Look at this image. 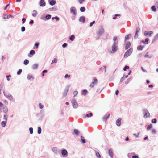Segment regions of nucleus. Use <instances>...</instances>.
Wrapping results in <instances>:
<instances>
[{
  "mask_svg": "<svg viewBox=\"0 0 158 158\" xmlns=\"http://www.w3.org/2000/svg\"><path fill=\"white\" fill-rule=\"evenodd\" d=\"M70 75H68V74H66L65 75L64 78H70Z\"/></svg>",
  "mask_w": 158,
  "mask_h": 158,
  "instance_id": "43",
  "label": "nucleus"
},
{
  "mask_svg": "<svg viewBox=\"0 0 158 158\" xmlns=\"http://www.w3.org/2000/svg\"><path fill=\"white\" fill-rule=\"evenodd\" d=\"M39 44L38 43H36L35 45V46L37 48H38L39 46Z\"/></svg>",
  "mask_w": 158,
  "mask_h": 158,
  "instance_id": "55",
  "label": "nucleus"
},
{
  "mask_svg": "<svg viewBox=\"0 0 158 158\" xmlns=\"http://www.w3.org/2000/svg\"><path fill=\"white\" fill-rule=\"evenodd\" d=\"M25 27H24L23 26L22 27L21 30H22V31L24 32L25 31Z\"/></svg>",
  "mask_w": 158,
  "mask_h": 158,
  "instance_id": "47",
  "label": "nucleus"
},
{
  "mask_svg": "<svg viewBox=\"0 0 158 158\" xmlns=\"http://www.w3.org/2000/svg\"><path fill=\"white\" fill-rule=\"evenodd\" d=\"M56 3V2L54 0H52L50 2V4L51 5H53Z\"/></svg>",
  "mask_w": 158,
  "mask_h": 158,
  "instance_id": "22",
  "label": "nucleus"
},
{
  "mask_svg": "<svg viewBox=\"0 0 158 158\" xmlns=\"http://www.w3.org/2000/svg\"><path fill=\"white\" fill-rule=\"evenodd\" d=\"M80 11L82 12H83L85 11V9L84 7H81L80 9Z\"/></svg>",
  "mask_w": 158,
  "mask_h": 158,
  "instance_id": "29",
  "label": "nucleus"
},
{
  "mask_svg": "<svg viewBox=\"0 0 158 158\" xmlns=\"http://www.w3.org/2000/svg\"><path fill=\"white\" fill-rule=\"evenodd\" d=\"M6 121H3L1 123V125L3 127H5L6 126Z\"/></svg>",
  "mask_w": 158,
  "mask_h": 158,
  "instance_id": "25",
  "label": "nucleus"
},
{
  "mask_svg": "<svg viewBox=\"0 0 158 158\" xmlns=\"http://www.w3.org/2000/svg\"><path fill=\"white\" fill-rule=\"evenodd\" d=\"M74 131L76 135H78L79 133V131L78 130L76 129L74 130Z\"/></svg>",
  "mask_w": 158,
  "mask_h": 158,
  "instance_id": "30",
  "label": "nucleus"
},
{
  "mask_svg": "<svg viewBox=\"0 0 158 158\" xmlns=\"http://www.w3.org/2000/svg\"><path fill=\"white\" fill-rule=\"evenodd\" d=\"M22 23L23 24L26 21V19L24 18H23L22 19Z\"/></svg>",
  "mask_w": 158,
  "mask_h": 158,
  "instance_id": "54",
  "label": "nucleus"
},
{
  "mask_svg": "<svg viewBox=\"0 0 158 158\" xmlns=\"http://www.w3.org/2000/svg\"><path fill=\"white\" fill-rule=\"evenodd\" d=\"M152 131L153 133H155L156 132V131L155 129H152Z\"/></svg>",
  "mask_w": 158,
  "mask_h": 158,
  "instance_id": "62",
  "label": "nucleus"
},
{
  "mask_svg": "<svg viewBox=\"0 0 158 158\" xmlns=\"http://www.w3.org/2000/svg\"><path fill=\"white\" fill-rule=\"evenodd\" d=\"M8 16L7 15H4V16L3 17V18L4 19H7L9 18Z\"/></svg>",
  "mask_w": 158,
  "mask_h": 158,
  "instance_id": "40",
  "label": "nucleus"
},
{
  "mask_svg": "<svg viewBox=\"0 0 158 158\" xmlns=\"http://www.w3.org/2000/svg\"><path fill=\"white\" fill-rule=\"evenodd\" d=\"M118 47V42H114L113 45L112 47V51L111 52L112 53L115 51H116Z\"/></svg>",
  "mask_w": 158,
  "mask_h": 158,
  "instance_id": "1",
  "label": "nucleus"
},
{
  "mask_svg": "<svg viewBox=\"0 0 158 158\" xmlns=\"http://www.w3.org/2000/svg\"><path fill=\"white\" fill-rule=\"evenodd\" d=\"M67 43H64V44H63V45H62V47H63V48H65V47H66V46H67Z\"/></svg>",
  "mask_w": 158,
  "mask_h": 158,
  "instance_id": "53",
  "label": "nucleus"
},
{
  "mask_svg": "<svg viewBox=\"0 0 158 158\" xmlns=\"http://www.w3.org/2000/svg\"><path fill=\"white\" fill-rule=\"evenodd\" d=\"M39 108L40 109H42L43 108V107H44L43 105H42V104L41 103H39Z\"/></svg>",
  "mask_w": 158,
  "mask_h": 158,
  "instance_id": "42",
  "label": "nucleus"
},
{
  "mask_svg": "<svg viewBox=\"0 0 158 158\" xmlns=\"http://www.w3.org/2000/svg\"><path fill=\"white\" fill-rule=\"evenodd\" d=\"M61 153L62 155L64 156L67 154V152L66 150L64 149L62 151Z\"/></svg>",
  "mask_w": 158,
  "mask_h": 158,
  "instance_id": "17",
  "label": "nucleus"
},
{
  "mask_svg": "<svg viewBox=\"0 0 158 158\" xmlns=\"http://www.w3.org/2000/svg\"><path fill=\"white\" fill-rule=\"evenodd\" d=\"M156 119L155 118L154 119L152 120V122L153 123H156Z\"/></svg>",
  "mask_w": 158,
  "mask_h": 158,
  "instance_id": "44",
  "label": "nucleus"
},
{
  "mask_svg": "<svg viewBox=\"0 0 158 158\" xmlns=\"http://www.w3.org/2000/svg\"><path fill=\"white\" fill-rule=\"evenodd\" d=\"M84 1L85 0H79V2L80 4H82Z\"/></svg>",
  "mask_w": 158,
  "mask_h": 158,
  "instance_id": "57",
  "label": "nucleus"
},
{
  "mask_svg": "<svg viewBox=\"0 0 158 158\" xmlns=\"http://www.w3.org/2000/svg\"><path fill=\"white\" fill-rule=\"evenodd\" d=\"M143 111L145 113V114L144 115V117L145 118H146L147 117L150 116V114L148 112V110L147 109H144Z\"/></svg>",
  "mask_w": 158,
  "mask_h": 158,
  "instance_id": "4",
  "label": "nucleus"
},
{
  "mask_svg": "<svg viewBox=\"0 0 158 158\" xmlns=\"http://www.w3.org/2000/svg\"><path fill=\"white\" fill-rule=\"evenodd\" d=\"M92 113H90L89 114H89H87L86 115H85L84 116V117H91V116H92Z\"/></svg>",
  "mask_w": 158,
  "mask_h": 158,
  "instance_id": "24",
  "label": "nucleus"
},
{
  "mask_svg": "<svg viewBox=\"0 0 158 158\" xmlns=\"http://www.w3.org/2000/svg\"><path fill=\"white\" fill-rule=\"evenodd\" d=\"M35 52L34 50H31L30 51V53L28 54V56L29 57H31L33 55L35 54Z\"/></svg>",
  "mask_w": 158,
  "mask_h": 158,
  "instance_id": "9",
  "label": "nucleus"
},
{
  "mask_svg": "<svg viewBox=\"0 0 158 158\" xmlns=\"http://www.w3.org/2000/svg\"><path fill=\"white\" fill-rule=\"evenodd\" d=\"M129 37V35H127L125 36V40H126L127 39H128Z\"/></svg>",
  "mask_w": 158,
  "mask_h": 158,
  "instance_id": "59",
  "label": "nucleus"
},
{
  "mask_svg": "<svg viewBox=\"0 0 158 158\" xmlns=\"http://www.w3.org/2000/svg\"><path fill=\"white\" fill-rule=\"evenodd\" d=\"M54 18H55V19H56V20L57 21H58L59 20V18L57 16L55 17H54Z\"/></svg>",
  "mask_w": 158,
  "mask_h": 158,
  "instance_id": "61",
  "label": "nucleus"
},
{
  "mask_svg": "<svg viewBox=\"0 0 158 158\" xmlns=\"http://www.w3.org/2000/svg\"><path fill=\"white\" fill-rule=\"evenodd\" d=\"M153 33V32L151 31H145L144 33V35L145 36H151V34Z\"/></svg>",
  "mask_w": 158,
  "mask_h": 158,
  "instance_id": "7",
  "label": "nucleus"
},
{
  "mask_svg": "<svg viewBox=\"0 0 158 158\" xmlns=\"http://www.w3.org/2000/svg\"><path fill=\"white\" fill-rule=\"evenodd\" d=\"M109 154L110 156L112 158H113V152L112 150L111 149H110L109 151Z\"/></svg>",
  "mask_w": 158,
  "mask_h": 158,
  "instance_id": "16",
  "label": "nucleus"
},
{
  "mask_svg": "<svg viewBox=\"0 0 158 158\" xmlns=\"http://www.w3.org/2000/svg\"><path fill=\"white\" fill-rule=\"evenodd\" d=\"M46 4L44 0H41L40 2V5L41 6L43 7L45 6Z\"/></svg>",
  "mask_w": 158,
  "mask_h": 158,
  "instance_id": "10",
  "label": "nucleus"
},
{
  "mask_svg": "<svg viewBox=\"0 0 158 158\" xmlns=\"http://www.w3.org/2000/svg\"><path fill=\"white\" fill-rule=\"evenodd\" d=\"M51 15H47L46 16V18L47 19H49L51 18Z\"/></svg>",
  "mask_w": 158,
  "mask_h": 158,
  "instance_id": "36",
  "label": "nucleus"
},
{
  "mask_svg": "<svg viewBox=\"0 0 158 158\" xmlns=\"http://www.w3.org/2000/svg\"><path fill=\"white\" fill-rule=\"evenodd\" d=\"M143 46L140 45V46H138L137 47V49L138 50H142V49H143Z\"/></svg>",
  "mask_w": 158,
  "mask_h": 158,
  "instance_id": "35",
  "label": "nucleus"
},
{
  "mask_svg": "<svg viewBox=\"0 0 158 158\" xmlns=\"http://www.w3.org/2000/svg\"><path fill=\"white\" fill-rule=\"evenodd\" d=\"M119 93V91L118 90H117L115 92V94L116 95H118Z\"/></svg>",
  "mask_w": 158,
  "mask_h": 158,
  "instance_id": "63",
  "label": "nucleus"
},
{
  "mask_svg": "<svg viewBox=\"0 0 158 158\" xmlns=\"http://www.w3.org/2000/svg\"><path fill=\"white\" fill-rule=\"evenodd\" d=\"M41 132V129L40 127H38V133L39 134H40Z\"/></svg>",
  "mask_w": 158,
  "mask_h": 158,
  "instance_id": "33",
  "label": "nucleus"
},
{
  "mask_svg": "<svg viewBox=\"0 0 158 158\" xmlns=\"http://www.w3.org/2000/svg\"><path fill=\"white\" fill-rule=\"evenodd\" d=\"M87 91L85 89L82 91V94L85 95L87 94Z\"/></svg>",
  "mask_w": 158,
  "mask_h": 158,
  "instance_id": "26",
  "label": "nucleus"
},
{
  "mask_svg": "<svg viewBox=\"0 0 158 158\" xmlns=\"http://www.w3.org/2000/svg\"><path fill=\"white\" fill-rule=\"evenodd\" d=\"M35 13H33L32 14V15L33 17H35L36 16V15H37V12L36 11H35Z\"/></svg>",
  "mask_w": 158,
  "mask_h": 158,
  "instance_id": "52",
  "label": "nucleus"
},
{
  "mask_svg": "<svg viewBox=\"0 0 158 158\" xmlns=\"http://www.w3.org/2000/svg\"><path fill=\"white\" fill-rule=\"evenodd\" d=\"M75 39V36L74 35H72L69 38V40L71 41H73Z\"/></svg>",
  "mask_w": 158,
  "mask_h": 158,
  "instance_id": "23",
  "label": "nucleus"
},
{
  "mask_svg": "<svg viewBox=\"0 0 158 158\" xmlns=\"http://www.w3.org/2000/svg\"><path fill=\"white\" fill-rule=\"evenodd\" d=\"M8 116L7 115H4L3 119L5 120L6 121L7 119Z\"/></svg>",
  "mask_w": 158,
  "mask_h": 158,
  "instance_id": "38",
  "label": "nucleus"
},
{
  "mask_svg": "<svg viewBox=\"0 0 158 158\" xmlns=\"http://www.w3.org/2000/svg\"><path fill=\"white\" fill-rule=\"evenodd\" d=\"M32 78L33 79H34V78L31 75H28L27 77V78L28 80H30L31 78Z\"/></svg>",
  "mask_w": 158,
  "mask_h": 158,
  "instance_id": "37",
  "label": "nucleus"
},
{
  "mask_svg": "<svg viewBox=\"0 0 158 158\" xmlns=\"http://www.w3.org/2000/svg\"><path fill=\"white\" fill-rule=\"evenodd\" d=\"M95 23V21H93L92 22H91L90 23V27H91L92 26V25H93V24L94 23Z\"/></svg>",
  "mask_w": 158,
  "mask_h": 158,
  "instance_id": "48",
  "label": "nucleus"
},
{
  "mask_svg": "<svg viewBox=\"0 0 158 158\" xmlns=\"http://www.w3.org/2000/svg\"><path fill=\"white\" fill-rule=\"evenodd\" d=\"M149 40V39L148 38H146L145 40V43L146 44H147L148 43V41Z\"/></svg>",
  "mask_w": 158,
  "mask_h": 158,
  "instance_id": "51",
  "label": "nucleus"
},
{
  "mask_svg": "<svg viewBox=\"0 0 158 158\" xmlns=\"http://www.w3.org/2000/svg\"><path fill=\"white\" fill-rule=\"evenodd\" d=\"M81 142L83 143H85V140L84 139V138L82 136H81Z\"/></svg>",
  "mask_w": 158,
  "mask_h": 158,
  "instance_id": "18",
  "label": "nucleus"
},
{
  "mask_svg": "<svg viewBox=\"0 0 158 158\" xmlns=\"http://www.w3.org/2000/svg\"><path fill=\"white\" fill-rule=\"evenodd\" d=\"M79 20L80 22H82L83 23L85 22V18L84 16H82L80 17Z\"/></svg>",
  "mask_w": 158,
  "mask_h": 158,
  "instance_id": "14",
  "label": "nucleus"
},
{
  "mask_svg": "<svg viewBox=\"0 0 158 158\" xmlns=\"http://www.w3.org/2000/svg\"><path fill=\"white\" fill-rule=\"evenodd\" d=\"M132 158H138V157L137 156H132Z\"/></svg>",
  "mask_w": 158,
  "mask_h": 158,
  "instance_id": "64",
  "label": "nucleus"
},
{
  "mask_svg": "<svg viewBox=\"0 0 158 158\" xmlns=\"http://www.w3.org/2000/svg\"><path fill=\"white\" fill-rule=\"evenodd\" d=\"M52 150L53 152L56 153H57V148L56 147H53L52 148Z\"/></svg>",
  "mask_w": 158,
  "mask_h": 158,
  "instance_id": "28",
  "label": "nucleus"
},
{
  "mask_svg": "<svg viewBox=\"0 0 158 158\" xmlns=\"http://www.w3.org/2000/svg\"><path fill=\"white\" fill-rule=\"evenodd\" d=\"M78 94V92L77 91H75L73 92V94L74 96H76Z\"/></svg>",
  "mask_w": 158,
  "mask_h": 158,
  "instance_id": "45",
  "label": "nucleus"
},
{
  "mask_svg": "<svg viewBox=\"0 0 158 158\" xmlns=\"http://www.w3.org/2000/svg\"><path fill=\"white\" fill-rule=\"evenodd\" d=\"M72 103L73 108H76L78 107V104L75 99H73L72 100Z\"/></svg>",
  "mask_w": 158,
  "mask_h": 158,
  "instance_id": "3",
  "label": "nucleus"
},
{
  "mask_svg": "<svg viewBox=\"0 0 158 158\" xmlns=\"http://www.w3.org/2000/svg\"><path fill=\"white\" fill-rule=\"evenodd\" d=\"M29 62L28 60L26 59L24 61V64L25 65H26L28 64Z\"/></svg>",
  "mask_w": 158,
  "mask_h": 158,
  "instance_id": "31",
  "label": "nucleus"
},
{
  "mask_svg": "<svg viewBox=\"0 0 158 158\" xmlns=\"http://www.w3.org/2000/svg\"><path fill=\"white\" fill-rule=\"evenodd\" d=\"M129 68V67L128 66H125L123 68V70L124 71H126V69H128Z\"/></svg>",
  "mask_w": 158,
  "mask_h": 158,
  "instance_id": "46",
  "label": "nucleus"
},
{
  "mask_svg": "<svg viewBox=\"0 0 158 158\" xmlns=\"http://www.w3.org/2000/svg\"><path fill=\"white\" fill-rule=\"evenodd\" d=\"M11 77V75H8V76H6V77L7 78V79L8 81H9L10 80V78H9L10 77Z\"/></svg>",
  "mask_w": 158,
  "mask_h": 158,
  "instance_id": "49",
  "label": "nucleus"
},
{
  "mask_svg": "<svg viewBox=\"0 0 158 158\" xmlns=\"http://www.w3.org/2000/svg\"><path fill=\"white\" fill-rule=\"evenodd\" d=\"M98 82V81L97 79L94 78L93 79V81L90 85V87L91 88H93Z\"/></svg>",
  "mask_w": 158,
  "mask_h": 158,
  "instance_id": "5",
  "label": "nucleus"
},
{
  "mask_svg": "<svg viewBox=\"0 0 158 158\" xmlns=\"http://www.w3.org/2000/svg\"><path fill=\"white\" fill-rule=\"evenodd\" d=\"M151 9L152 11H153L156 12V9L155 7V6H152Z\"/></svg>",
  "mask_w": 158,
  "mask_h": 158,
  "instance_id": "20",
  "label": "nucleus"
},
{
  "mask_svg": "<svg viewBox=\"0 0 158 158\" xmlns=\"http://www.w3.org/2000/svg\"><path fill=\"white\" fill-rule=\"evenodd\" d=\"M3 85H0V92L1 91L3 88Z\"/></svg>",
  "mask_w": 158,
  "mask_h": 158,
  "instance_id": "56",
  "label": "nucleus"
},
{
  "mask_svg": "<svg viewBox=\"0 0 158 158\" xmlns=\"http://www.w3.org/2000/svg\"><path fill=\"white\" fill-rule=\"evenodd\" d=\"M57 61V58H54L52 61L51 64H52L53 63H56Z\"/></svg>",
  "mask_w": 158,
  "mask_h": 158,
  "instance_id": "21",
  "label": "nucleus"
},
{
  "mask_svg": "<svg viewBox=\"0 0 158 158\" xmlns=\"http://www.w3.org/2000/svg\"><path fill=\"white\" fill-rule=\"evenodd\" d=\"M121 120V118H119L116 120V124L117 126H120V125Z\"/></svg>",
  "mask_w": 158,
  "mask_h": 158,
  "instance_id": "13",
  "label": "nucleus"
},
{
  "mask_svg": "<svg viewBox=\"0 0 158 158\" xmlns=\"http://www.w3.org/2000/svg\"><path fill=\"white\" fill-rule=\"evenodd\" d=\"M22 72V70L21 69H19L17 73V74L18 75H20Z\"/></svg>",
  "mask_w": 158,
  "mask_h": 158,
  "instance_id": "41",
  "label": "nucleus"
},
{
  "mask_svg": "<svg viewBox=\"0 0 158 158\" xmlns=\"http://www.w3.org/2000/svg\"><path fill=\"white\" fill-rule=\"evenodd\" d=\"M117 40V38L115 36H114L113 37V40L114 41H115L116 40Z\"/></svg>",
  "mask_w": 158,
  "mask_h": 158,
  "instance_id": "60",
  "label": "nucleus"
},
{
  "mask_svg": "<svg viewBox=\"0 0 158 158\" xmlns=\"http://www.w3.org/2000/svg\"><path fill=\"white\" fill-rule=\"evenodd\" d=\"M140 30V29L139 27H137L136 28V32L135 34V36H134V38L135 39L137 38L138 37V33L139 32V31Z\"/></svg>",
  "mask_w": 158,
  "mask_h": 158,
  "instance_id": "8",
  "label": "nucleus"
},
{
  "mask_svg": "<svg viewBox=\"0 0 158 158\" xmlns=\"http://www.w3.org/2000/svg\"><path fill=\"white\" fill-rule=\"evenodd\" d=\"M38 65L37 64H35L32 66V68L34 69H36L38 67Z\"/></svg>",
  "mask_w": 158,
  "mask_h": 158,
  "instance_id": "27",
  "label": "nucleus"
},
{
  "mask_svg": "<svg viewBox=\"0 0 158 158\" xmlns=\"http://www.w3.org/2000/svg\"><path fill=\"white\" fill-rule=\"evenodd\" d=\"M4 95L5 96L7 97L10 100H11L12 99V96L10 94H7L4 93Z\"/></svg>",
  "mask_w": 158,
  "mask_h": 158,
  "instance_id": "12",
  "label": "nucleus"
},
{
  "mask_svg": "<svg viewBox=\"0 0 158 158\" xmlns=\"http://www.w3.org/2000/svg\"><path fill=\"white\" fill-rule=\"evenodd\" d=\"M70 11L71 12H73V14L76 15L77 14L75 9L74 7H72L70 9Z\"/></svg>",
  "mask_w": 158,
  "mask_h": 158,
  "instance_id": "11",
  "label": "nucleus"
},
{
  "mask_svg": "<svg viewBox=\"0 0 158 158\" xmlns=\"http://www.w3.org/2000/svg\"><path fill=\"white\" fill-rule=\"evenodd\" d=\"M29 131H30V134H32L33 133V129L32 128L30 127L29 128Z\"/></svg>",
  "mask_w": 158,
  "mask_h": 158,
  "instance_id": "39",
  "label": "nucleus"
},
{
  "mask_svg": "<svg viewBox=\"0 0 158 158\" xmlns=\"http://www.w3.org/2000/svg\"><path fill=\"white\" fill-rule=\"evenodd\" d=\"M47 70H44L42 72V76H44V73H47Z\"/></svg>",
  "mask_w": 158,
  "mask_h": 158,
  "instance_id": "50",
  "label": "nucleus"
},
{
  "mask_svg": "<svg viewBox=\"0 0 158 158\" xmlns=\"http://www.w3.org/2000/svg\"><path fill=\"white\" fill-rule=\"evenodd\" d=\"M104 31L103 28L102 27H100L99 29L98 32L99 36L101 35L104 33Z\"/></svg>",
  "mask_w": 158,
  "mask_h": 158,
  "instance_id": "6",
  "label": "nucleus"
},
{
  "mask_svg": "<svg viewBox=\"0 0 158 158\" xmlns=\"http://www.w3.org/2000/svg\"><path fill=\"white\" fill-rule=\"evenodd\" d=\"M131 45V44L130 42H127L125 46V49H127L129 48Z\"/></svg>",
  "mask_w": 158,
  "mask_h": 158,
  "instance_id": "15",
  "label": "nucleus"
},
{
  "mask_svg": "<svg viewBox=\"0 0 158 158\" xmlns=\"http://www.w3.org/2000/svg\"><path fill=\"white\" fill-rule=\"evenodd\" d=\"M3 110L4 113H6L8 112V109L6 107H4L3 108Z\"/></svg>",
  "mask_w": 158,
  "mask_h": 158,
  "instance_id": "19",
  "label": "nucleus"
},
{
  "mask_svg": "<svg viewBox=\"0 0 158 158\" xmlns=\"http://www.w3.org/2000/svg\"><path fill=\"white\" fill-rule=\"evenodd\" d=\"M152 127V124H150L149 125H148L147 127V130H149L151 129Z\"/></svg>",
  "mask_w": 158,
  "mask_h": 158,
  "instance_id": "32",
  "label": "nucleus"
},
{
  "mask_svg": "<svg viewBox=\"0 0 158 158\" xmlns=\"http://www.w3.org/2000/svg\"><path fill=\"white\" fill-rule=\"evenodd\" d=\"M132 49L130 48L129 49L127 50L124 55V57H127L129 56L132 52Z\"/></svg>",
  "mask_w": 158,
  "mask_h": 158,
  "instance_id": "2",
  "label": "nucleus"
},
{
  "mask_svg": "<svg viewBox=\"0 0 158 158\" xmlns=\"http://www.w3.org/2000/svg\"><path fill=\"white\" fill-rule=\"evenodd\" d=\"M96 155L99 158H101V155L98 152H96Z\"/></svg>",
  "mask_w": 158,
  "mask_h": 158,
  "instance_id": "34",
  "label": "nucleus"
},
{
  "mask_svg": "<svg viewBox=\"0 0 158 158\" xmlns=\"http://www.w3.org/2000/svg\"><path fill=\"white\" fill-rule=\"evenodd\" d=\"M3 105L2 103L0 102V109L2 107Z\"/></svg>",
  "mask_w": 158,
  "mask_h": 158,
  "instance_id": "58",
  "label": "nucleus"
}]
</instances>
